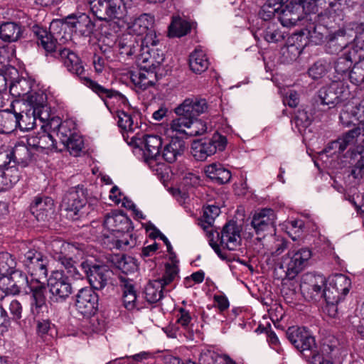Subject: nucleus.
<instances>
[{
	"label": "nucleus",
	"mask_w": 364,
	"mask_h": 364,
	"mask_svg": "<svg viewBox=\"0 0 364 364\" xmlns=\"http://www.w3.org/2000/svg\"><path fill=\"white\" fill-rule=\"evenodd\" d=\"M137 60L145 70H155L164 60V55L161 50L151 48L137 55Z\"/></svg>",
	"instance_id": "nucleus-28"
},
{
	"label": "nucleus",
	"mask_w": 364,
	"mask_h": 364,
	"mask_svg": "<svg viewBox=\"0 0 364 364\" xmlns=\"http://www.w3.org/2000/svg\"><path fill=\"white\" fill-rule=\"evenodd\" d=\"M131 225V220L125 214L116 211L107 214L104 220L105 228L113 232H129Z\"/></svg>",
	"instance_id": "nucleus-23"
},
{
	"label": "nucleus",
	"mask_w": 364,
	"mask_h": 364,
	"mask_svg": "<svg viewBox=\"0 0 364 364\" xmlns=\"http://www.w3.org/2000/svg\"><path fill=\"white\" fill-rule=\"evenodd\" d=\"M311 122V115L305 109H298L294 119L291 120V124L297 127L299 132L308 127Z\"/></svg>",
	"instance_id": "nucleus-53"
},
{
	"label": "nucleus",
	"mask_w": 364,
	"mask_h": 364,
	"mask_svg": "<svg viewBox=\"0 0 364 364\" xmlns=\"http://www.w3.org/2000/svg\"><path fill=\"white\" fill-rule=\"evenodd\" d=\"M63 24L60 21H53L50 26V31L42 28H37L35 31L38 41L47 53H50L53 57L60 58L68 71L75 75L83 80L84 84L95 92L105 103L106 98L120 97L119 92L106 88L97 82L85 76V70L80 58L76 53L69 49L62 48L57 43L63 38L61 31Z\"/></svg>",
	"instance_id": "nucleus-1"
},
{
	"label": "nucleus",
	"mask_w": 364,
	"mask_h": 364,
	"mask_svg": "<svg viewBox=\"0 0 364 364\" xmlns=\"http://www.w3.org/2000/svg\"><path fill=\"white\" fill-rule=\"evenodd\" d=\"M46 280L49 289V302L50 304H62L71 295L73 292L72 285L63 271L53 272L49 279Z\"/></svg>",
	"instance_id": "nucleus-4"
},
{
	"label": "nucleus",
	"mask_w": 364,
	"mask_h": 364,
	"mask_svg": "<svg viewBox=\"0 0 364 364\" xmlns=\"http://www.w3.org/2000/svg\"><path fill=\"white\" fill-rule=\"evenodd\" d=\"M121 286L123 287V303L128 310L136 307V295L132 282L125 277H120Z\"/></svg>",
	"instance_id": "nucleus-40"
},
{
	"label": "nucleus",
	"mask_w": 364,
	"mask_h": 364,
	"mask_svg": "<svg viewBox=\"0 0 364 364\" xmlns=\"http://www.w3.org/2000/svg\"><path fill=\"white\" fill-rule=\"evenodd\" d=\"M207 131V125L200 119L197 118L191 120V125L187 132V136H195L201 135Z\"/></svg>",
	"instance_id": "nucleus-59"
},
{
	"label": "nucleus",
	"mask_w": 364,
	"mask_h": 364,
	"mask_svg": "<svg viewBox=\"0 0 364 364\" xmlns=\"http://www.w3.org/2000/svg\"><path fill=\"white\" fill-rule=\"evenodd\" d=\"M304 15L303 9L299 4H297L294 0L287 3L279 16V21L284 27H291L295 26L297 22L303 19Z\"/></svg>",
	"instance_id": "nucleus-22"
},
{
	"label": "nucleus",
	"mask_w": 364,
	"mask_h": 364,
	"mask_svg": "<svg viewBox=\"0 0 364 364\" xmlns=\"http://www.w3.org/2000/svg\"><path fill=\"white\" fill-rule=\"evenodd\" d=\"M274 219V213L272 210L263 209L253 215L251 225L256 234L259 235L273 228Z\"/></svg>",
	"instance_id": "nucleus-26"
},
{
	"label": "nucleus",
	"mask_w": 364,
	"mask_h": 364,
	"mask_svg": "<svg viewBox=\"0 0 364 364\" xmlns=\"http://www.w3.org/2000/svg\"><path fill=\"white\" fill-rule=\"evenodd\" d=\"M41 129L50 130L57 139L58 145L68 142L75 134V124L72 120L61 122L59 117H53L41 124Z\"/></svg>",
	"instance_id": "nucleus-11"
},
{
	"label": "nucleus",
	"mask_w": 364,
	"mask_h": 364,
	"mask_svg": "<svg viewBox=\"0 0 364 364\" xmlns=\"http://www.w3.org/2000/svg\"><path fill=\"white\" fill-rule=\"evenodd\" d=\"M97 305L98 296L91 288H82L77 294L75 306L81 314L84 316L93 314Z\"/></svg>",
	"instance_id": "nucleus-15"
},
{
	"label": "nucleus",
	"mask_w": 364,
	"mask_h": 364,
	"mask_svg": "<svg viewBox=\"0 0 364 364\" xmlns=\"http://www.w3.org/2000/svg\"><path fill=\"white\" fill-rule=\"evenodd\" d=\"M311 257L308 248L289 250L282 257L279 269L283 271L286 278L293 279L305 268Z\"/></svg>",
	"instance_id": "nucleus-2"
},
{
	"label": "nucleus",
	"mask_w": 364,
	"mask_h": 364,
	"mask_svg": "<svg viewBox=\"0 0 364 364\" xmlns=\"http://www.w3.org/2000/svg\"><path fill=\"white\" fill-rule=\"evenodd\" d=\"M259 34L269 43H277L285 38V31L277 23L269 22Z\"/></svg>",
	"instance_id": "nucleus-36"
},
{
	"label": "nucleus",
	"mask_w": 364,
	"mask_h": 364,
	"mask_svg": "<svg viewBox=\"0 0 364 364\" xmlns=\"http://www.w3.org/2000/svg\"><path fill=\"white\" fill-rule=\"evenodd\" d=\"M9 102L7 93V80L5 76L0 75V111L6 109Z\"/></svg>",
	"instance_id": "nucleus-62"
},
{
	"label": "nucleus",
	"mask_w": 364,
	"mask_h": 364,
	"mask_svg": "<svg viewBox=\"0 0 364 364\" xmlns=\"http://www.w3.org/2000/svg\"><path fill=\"white\" fill-rule=\"evenodd\" d=\"M31 90V82L25 78L14 82L9 88L10 94L12 96L21 98L23 101L30 95Z\"/></svg>",
	"instance_id": "nucleus-44"
},
{
	"label": "nucleus",
	"mask_w": 364,
	"mask_h": 364,
	"mask_svg": "<svg viewBox=\"0 0 364 364\" xmlns=\"http://www.w3.org/2000/svg\"><path fill=\"white\" fill-rule=\"evenodd\" d=\"M154 77L153 72L140 71L136 74L132 75V80L138 87L146 90L154 85V82L152 79Z\"/></svg>",
	"instance_id": "nucleus-51"
},
{
	"label": "nucleus",
	"mask_w": 364,
	"mask_h": 364,
	"mask_svg": "<svg viewBox=\"0 0 364 364\" xmlns=\"http://www.w3.org/2000/svg\"><path fill=\"white\" fill-rule=\"evenodd\" d=\"M66 247L65 255L73 259L76 262L83 257L85 251L82 245L68 243Z\"/></svg>",
	"instance_id": "nucleus-58"
},
{
	"label": "nucleus",
	"mask_w": 364,
	"mask_h": 364,
	"mask_svg": "<svg viewBox=\"0 0 364 364\" xmlns=\"http://www.w3.org/2000/svg\"><path fill=\"white\" fill-rule=\"evenodd\" d=\"M358 58H360V56H358V50L355 49L345 52L335 62L334 68L336 71L339 74L346 73L350 70L353 63L356 61Z\"/></svg>",
	"instance_id": "nucleus-39"
},
{
	"label": "nucleus",
	"mask_w": 364,
	"mask_h": 364,
	"mask_svg": "<svg viewBox=\"0 0 364 364\" xmlns=\"http://www.w3.org/2000/svg\"><path fill=\"white\" fill-rule=\"evenodd\" d=\"M15 129V114L11 109L6 108L0 111V133H10Z\"/></svg>",
	"instance_id": "nucleus-47"
},
{
	"label": "nucleus",
	"mask_w": 364,
	"mask_h": 364,
	"mask_svg": "<svg viewBox=\"0 0 364 364\" xmlns=\"http://www.w3.org/2000/svg\"><path fill=\"white\" fill-rule=\"evenodd\" d=\"M20 261L30 274V280L47 279L48 261L41 252L29 250L20 257Z\"/></svg>",
	"instance_id": "nucleus-5"
},
{
	"label": "nucleus",
	"mask_w": 364,
	"mask_h": 364,
	"mask_svg": "<svg viewBox=\"0 0 364 364\" xmlns=\"http://www.w3.org/2000/svg\"><path fill=\"white\" fill-rule=\"evenodd\" d=\"M178 269L176 265L167 264L166 265V271L164 276L158 280H159L161 284L165 287L174 280L178 274Z\"/></svg>",
	"instance_id": "nucleus-61"
},
{
	"label": "nucleus",
	"mask_w": 364,
	"mask_h": 364,
	"mask_svg": "<svg viewBox=\"0 0 364 364\" xmlns=\"http://www.w3.org/2000/svg\"><path fill=\"white\" fill-rule=\"evenodd\" d=\"M360 128H354L348 132H346L342 137L339 138L342 145H344V149L346 150L347 146L351 144H354L357 140L358 136L360 134Z\"/></svg>",
	"instance_id": "nucleus-64"
},
{
	"label": "nucleus",
	"mask_w": 364,
	"mask_h": 364,
	"mask_svg": "<svg viewBox=\"0 0 364 364\" xmlns=\"http://www.w3.org/2000/svg\"><path fill=\"white\" fill-rule=\"evenodd\" d=\"M226 145V137L216 132L211 138L194 141L191 146V154L196 160L204 161L217 151H223Z\"/></svg>",
	"instance_id": "nucleus-6"
},
{
	"label": "nucleus",
	"mask_w": 364,
	"mask_h": 364,
	"mask_svg": "<svg viewBox=\"0 0 364 364\" xmlns=\"http://www.w3.org/2000/svg\"><path fill=\"white\" fill-rule=\"evenodd\" d=\"M63 24V30L65 29L66 25L73 28L75 32L81 36H87L92 33L95 24L90 18L85 14H82L76 17H69L66 24Z\"/></svg>",
	"instance_id": "nucleus-27"
},
{
	"label": "nucleus",
	"mask_w": 364,
	"mask_h": 364,
	"mask_svg": "<svg viewBox=\"0 0 364 364\" xmlns=\"http://www.w3.org/2000/svg\"><path fill=\"white\" fill-rule=\"evenodd\" d=\"M189 66L191 70L196 74H201L208 69L209 62L203 50L200 48H196L191 53L189 56Z\"/></svg>",
	"instance_id": "nucleus-37"
},
{
	"label": "nucleus",
	"mask_w": 364,
	"mask_h": 364,
	"mask_svg": "<svg viewBox=\"0 0 364 364\" xmlns=\"http://www.w3.org/2000/svg\"><path fill=\"white\" fill-rule=\"evenodd\" d=\"M154 23V16L148 14H143L132 22L128 23V33L132 35L142 36L152 28Z\"/></svg>",
	"instance_id": "nucleus-33"
},
{
	"label": "nucleus",
	"mask_w": 364,
	"mask_h": 364,
	"mask_svg": "<svg viewBox=\"0 0 364 364\" xmlns=\"http://www.w3.org/2000/svg\"><path fill=\"white\" fill-rule=\"evenodd\" d=\"M241 228L234 221H229L223 227L220 235L217 232L218 237H220V244L229 250H235L241 242L240 236Z\"/></svg>",
	"instance_id": "nucleus-17"
},
{
	"label": "nucleus",
	"mask_w": 364,
	"mask_h": 364,
	"mask_svg": "<svg viewBox=\"0 0 364 364\" xmlns=\"http://www.w3.org/2000/svg\"><path fill=\"white\" fill-rule=\"evenodd\" d=\"M118 118V126L124 131L128 133H132L136 129L139 128L137 120V114L134 112H126L118 110L117 112Z\"/></svg>",
	"instance_id": "nucleus-38"
},
{
	"label": "nucleus",
	"mask_w": 364,
	"mask_h": 364,
	"mask_svg": "<svg viewBox=\"0 0 364 364\" xmlns=\"http://www.w3.org/2000/svg\"><path fill=\"white\" fill-rule=\"evenodd\" d=\"M352 39L343 29L330 33L328 36V41L326 46V51L331 54H336L345 50L348 52L351 49L350 43Z\"/></svg>",
	"instance_id": "nucleus-21"
},
{
	"label": "nucleus",
	"mask_w": 364,
	"mask_h": 364,
	"mask_svg": "<svg viewBox=\"0 0 364 364\" xmlns=\"http://www.w3.org/2000/svg\"><path fill=\"white\" fill-rule=\"evenodd\" d=\"M46 280H30L28 291L26 294L30 296V310L31 314L35 316H40L46 309Z\"/></svg>",
	"instance_id": "nucleus-10"
},
{
	"label": "nucleus",
	"mask_w": 364,
	"mask_h": 364,
	"mask_svg": "<svg viewBox=\"0 0 364 364\" xmlns=\"http://www.w3.org/2000/svg\"><path fill=\"white\" fill-rule=\"evenodd\" d=\"M186 149V143L178 137H172L162 151L161 159H164L168 163H173L181 157Z\"/></svg>",
	"instance_id": "nucleus-29"
},
{
	"label": "nucleus",
	"mask_w": 364,
	"mask_h": 364,
	"mask_svg": "<svg viewBox=\"0 0 364 364\" xmlns=\"http://www.w3.org/2000/svg\"><path fill=\"white\" fill-rule=\"evenodd\" d=\"M176 108L178 109L179 112L184 113L193 119L204 113L208 109V105L204 99L191 97L186 99Z\"/></svg>",
	"instance_id": "nucleus-24"
},
{
	"label": "nucleus",
	"mask_w": 364,
	"mask_h": 364,
	"mask_svg": "<svg viewBox=\"0 0 364 364\" xmlns=\"http://www.w3.org/2000/svg\"><path fill=\"white\" fill-rule=\"evenodd\" d=\"M30 107L28 109H35L36 112L38 113V121L42 124L44 121L47 120L49 114L48 112V107L46 106V95L41 92H31L30 95L24 98Z\"/></svg>",
	"instance_id": "nucleus-25"
},
{
	"label": "nucleus",
	"mask_w": 364,
	"mask_h": 364,
	"mask_svg": "<svg viewBox=\"0 0 364 364\" xmlns=\"http://www.w3.org/2000/svg\"><path fill=\"white\" fill-rule=\"evenodd\" d=\"M363 107L355 105V102H348L346 103L340 112L339 120L344 127H350L355 124V121L359 120L360 112H364Z\"/></svg>",
	"instance_id": "nucleus-30"
},
{
	"label": "nucleus",
	"mask_w": 364,
	"mask_h": 364,
	"mask_svg": "<svg viewBox=\"0 0 364 364\" xmlns=\"http://www.w3.org/2000/svg\"><path fill=\"white\" fill-rule=\"evenodd\" d=\"M68 245V242H65L61 240H54L50 242L48 250L55 260L58 256H63L65 254V248Z\"/></svg>",
	"instance_id": "nucleus-56"
},
{
	"label": "nucleus",
	"mask_w": 364,
	"mask_h": 364,
	"mask_svg": "<svg viewBox=\"0 0 364 364\" xmlns=\"http://www.w3.org/2000/svg\"><path fill=\"white\" fill-rule=\"evenodd\" d=\"M23 28L18 23L4 22L0 25V38L4 42H16L23 37Z\"/></svg>",
	"instance_id": "nucleus-31"
},
{
	"label": "nucleus",
	"mask_w": 364,
	"mask_h": 364,
	"mask_svg": "<svg viewBox=\"0 0 364 364\" xmlns=\"http://www.w3.org/2000/svg\"><path fill=\"white\" fill-rule=\"evenodd\" d=\"M191 30L190 23L180 16L173 17L168 27V35L171 37H181L186 35Z\"/></svg>",
	"instance_id": "nucleus-46"
},
{
	"label": "nucleus",
	"mask_w": 364,
	"mask_h": 364,
	"mask_svg": "<svg viewBox=\"0 0 364 364\" xmlns=\"http://www.w3.org/2000/svg\"><path fill=\"white\" fill-rule=\"evenodd\" d=\"M134 139L139 140L140 144L144 145V157L146 163L151 168L159 164L161 159L159 149L162 145L161 139L156 135H143L142 138L132 136V140Z\"/></svg>",
	"instance_id": "nucleus-12"
},
{
	"label": "nucleus",
	"mask_w": 364,
	"mask_h": 364,
	"mask_svg": "<svg viewBox=\"0 0 364 364\" xmlns=\"http://www.w3.org/2000/svg\"><path fill=\"white\" fill-rule=\"evenodd\" d=\"M55 260L64 267L68 275V277H72L75 279L78 278L80 274L76 267L77 262L73 259L65 254L63 256H58Z\"/></svg>",
	"instance_id": "nucleus-52"
},
{
	"label": "nucleus",
	"mask_w": 364,
	"mask_h": 364,
	"mask_svg": "<svg viewBox=\"0 0 364 364\" xmlns=\"http://www.w3.org/2000/svg\"><path fill=\"white\" fill-rule=\"evenodd\" d=\"M343 86L341 82H333L328 87L321 88L318 92V105L328 106L330 109L337 105L341 100Z\"/></svg>",
	"instance_id": "nucleus-20"
},
{
	"label": "nucleus",
	"mask_w": 364,
	"mask_h": 364,
	"mask_svg": "<svg viewBox=\"0 0 364 364\" xmlns=\"http://www.w3.org/2000/svg\"><path fill=\"white\" fill-rule=\"evenodd\" d=\"M21 285V284H16L14 282H11L8 276L0 279V289L5 293L6 296L18 294L23 289Z\"/></svg>",
	"instance_id": "nucleus-54"
},
{
	"label": "nucleus",
	"mask_w": 364,
	"mask_h": 364,
	"mask_svg": "<svg viewBox=\"0 0 364 364\" xmlns=\"http://www.w3.org/2000/svg\"><path fill=\"white\" fill-rule=\"evenodd\" d=\"M84 146L82 138L75 134L72 137L68 139V142H65L62 145H59L58 151L67 149L70 154L74 156H77L82 151Z\"/></svg>",
	"instance_id": "nucleus-49"
},
{
	"label": "nucleus",
	"mask_w": 364,
	"mask_h": 364,
	"mask_svg": "<svg viewBox=\"0 0 364 364\" xmlns=\"http://www.w3.org/2000/svg\"><path fill=\"white\" fill-rule=\"evenodd\" d=\"M42 130V132L39 133L38 151H58V142L57 139L54 137L53 133H52V132L50 130Z\"/></svg>",
	"instance_id": "nucleus-48"
},
{
	"label": "nucleus",
	"mask_w": 364,
	"mask_h": 364,
	"mask_svg": "<svg viewBox=\"0 0 364 364\" xmlns=\"http://www.w3.org/2000/svg\"><path fill=\"white\" fill-rule=\"evenodd\" d=\"M164 287L159 280L155 279L149 282L144 290L145 299L149 303H156L161 300L163 296Z\"/></svg>",
	"instance_id": "nucleus-43"
},
{
	"label": "nucleus",
	"mask_w": 364,
	"mask_h": 364,
	"mask_svg": "<svg viewBox=\"0 0 364 364\" xmlns=\"http://www.w3.org/2000/svg\"><path fill=\"white\" fill-rule=\"evenodd\" d=\"M80 267L86 274L91 287L97 290L104 289L113 274L109 268L105 264H97L85 261L81 263Z\"/></svg>",
	"instance_id": "nucleus-9"
},
{
	"label": "nucleus",
	"mask_w": 364,
	"mask_h": 364,
	"mask_svg": "<svg viewBox=\"0 0 364 364\" xmlns=\"http://www.w3.org/2000/svg\"><path fill=\"white\" fill-rule=\"evenodd\" d=\"M119 52L121 55L131 56L139 50V45L136 37L129 33H124L117 43Z\"/></svg>",
	"instance_id": "nucleus-35"
},
{
	"label": "nucleus",
	"mask_w": 364,
	"mask_h": 364,
	"mask_svg": "<svg viewBox=\"0 0 364 364\" xmlns=\"http://www.w3.org/2000/svg\"><path fill=\"white\" fill-rule=\"evenodd\" d=\"M20 178L18 168L11 166H0V191L13 187Z\"/></svg>",
	"instance_id": "nucleus-32"
},
{
	"label": "nucleus",
	"mask_w": 364,
	"mask_h": 364,
	"mask_svg": "<svg viewBox=\"0 0 364 364\" xmlns=\"http://www.w3.org/2000/svg\"><path fill=\"white\" fill-rule=\"evenodd\" d=\"M31 211L37 220L47 221L54 214V201L47 196L36 197L31 205Z\"/></svg>",
	"instance_id": "nucleus-19"
},
{
	"label": "nucleus",
	"mask_w": 364,
	"mask_h": 364,
	"mask_svg": "<svg viewBox=\"0 0 364 364\" xmlns=\"http://www.w3.org/2000/svg\"><path fill=\"white\" fill-rule=\"evenodd\" d=\"M228 356L221 355L214 352H208L203 354L200 358L202 364H225Z\"/></svg>",
	"instance_id": "nucleus-57"
},
{
	"label": "nucleus",
	"mask_w": 364,
	"mask_h": 364,
	"mask_svg": "<svg viewBox=\"0 0 364 364\" xmlns=\"http://www.w3.org/2000/svg\"><path fill=\"white\" fill-rule=\"evenodd\" d=\"M87 202V191L83 186L71 188L64 196L62 206L68 212V217L77 220L82 215L81 210Z\"/></svg>",
	"instance_id": "nucleus-7"
},
{
	"label": "nucleus",
	"mask_w": 364,
	"mask_h": 364,
	"mask_svg": "<svg viewBox=\"0 0 364 364\" xmlns=\"http://www.w3.org/2000/svg\"><path fill=\"white\" fill-rule=\"evenodd\" d=\"M15 258L7 252H0V279L10 274L16 267Z\"/></svg>",
	"instance_id": "nucleus-50"
},
{
	"label": "nucleus",
	"mask_w": 364,
	"mask_h": 364,
	"mask_svg": "<svg viewBox=\"0 0 364 364\" xmlns=\"http://www.w3.org/2000/svg\"><path fill=\"white\" fill-rule=\"evenodd\" d=\"M109 16V21L117 20L122 23L120 26H124L126 23L127 9L123 0H111Z\"/></svg>",
	"instance_id": "nucleus-45"
},
{
	"label": "nucleus",
	"mask_w": 364,
	"mask_h": 364,
	"mask_svg": "<svg viewBox=\"0 0 364 364\" xmlns=\"http://www.w3.org/2000/svg\"><path fill=\"white\" fill-rule=\"evenodd\" d=\"M19 104L18 101L11 102V109L15 114V129L18 127L22 131H29L36 125L38 113L35 109H27L19 112L16 111V105Z\"/></svg>",
	"instance_id": "nucleus-18"
},
{
	"label": "nucleus",
	"mask_w": 364,
	"mask_h": 364,
	"mask_svg": "<svg viewBox=\"0 0 364 364\" xmlns=\"http://www.w3.org/2000/svg\"><path fill=\"white\" fill-rule=\"evenodd\" d=\"M35 160V153L25 144L24 140L17 143L14 147L0 148V166H26Z\"/></svg>",
	"instance_id": "nucleus-3"
},
{
	"label": "nucleus",
	"mask_w": 364,
	"mask_h": 364,
	"mask_svg": "<svg viewBox=\"0 0 364 364\" xmlns=\"http://www.w3.org/2000/svg\"><path fill=\"white\" fill-rule=\"evenodd\" d=\"M351 287L350 279L346 275L336 274L330 278L323 289V298L326 302L339 303L344 299Z\"/></svg>",
	"instance_id": "nucleus-8"
},
{
	"label": "nucleus",
	"mask_w": 364,
	"mask_h": 364,
	"mask_svg": "<svg viewBox=\"0 0 364 364\" xmlns=\"http://www.w3.org/2000/svg\"><path fill=\"white\" fill-rule=\"evenodd\" d=\"M175 113L177 117L170 123V129L173 132H176V134L187 136V132L189 131L190 126L191 125L192 119L185 115L184 113L179 112L178 109L176 107L175 108Z\"/></svg>",
	"instance_id": "nucleus-42"
},
{
	"label": "nucleus",
	"mask_w": 364,
	"mask_h": 364,
	"mask_svg": "<svg viewBox=\"0 0 364 364\" xmlns=\"http://www.w3.org/2000/svg\"><path fill=\"white\" fill-rule=\"evenodd\" d=\"M286 334L289 341L300 351L311 350L315 346L314 338L305 328L291 326Z\"/></svg>",
	"instance_id": "nucleus-16"
},
{
	"label": "nucleus",
	"mask_w": 364,
	"mask_h": 364,
	"mask_svg": "<svg viewBox=\"0 0 364 364\" xmlns=\"http://www.w3.org/2000/svg\"><path fill=\"white\" fill-rule=\"evenodd\" d=\"M206 176L219 184H224L230 181L231 173L222 164L213 163L205 168Z\"/></svg>",
	"instance_id": "nucleus-34"
},
{
	"label": "nucleus",
	"mask_w": 364,
	"mask_h": 364,
	"mask_svg": "<svg viewBox=\"0 0 364 364\" xmlns=\"http://www.w3.org/2000/svg\"><path fill=\"white\" fill-rule=\"evenodd\" d=\"M220 210L218 206L215 205H208L203 210V214L199 220V225L206 232L207 237H208L209 245L220 257L221 255V251L218 243L213 240V225L215 219L219 215Z\"/></svg>",
	"instance_id": "nucleus-14"
},
{
	"label": "nucleus",
	"mask_w": 364,
	"mask_h": 364,
	"mask_svg": "<svg viewBox=\"0 0 364 364\" xmlns=\"http://www.w3.org/2000/svg\"><path fill=\"white\" fill-rule=\"evenodd\" d=\"M90 11L100 20L109 21L111 0H89Z\"/></svg>",
	"instance_id": "nucleus-41"
},
{
	"label": "nucleus",
	"mask_w": 364,
	"mask_h": 364,
	"mask_svg": "<svg viewBox=\"0 0 364 364\" xmlns=\"http://www.w3.org/2000/svg\"><path fill=\"white\" fill-rule=\"evenodd\" d=\"M327 73V65L325 62L321 60L316 62L309 69V75L313 79H319L326 75Z\"/></svg>",
	"instance_id": "nucleus-60"
},
{
	"label": "nucleus",
	"mask_w": 364,
	"mask_h": 364,
	"mask_svg": "<svg viewBox=\"0 0 364 364\" xmlns=\"http://www.w3.org/2000/svg\"><path fill=\"white\" fill-rule=\"evenodd\" d=\"M144 34L145 36L142 38L141 45L139 46L141 53L146 51V49H151L150 47L154 48L159 42L156 32L152 28L146 31Z\"/></svg>",
	"instance_id": "nucleus-55"
},
{
	"label": "nucleus",
	"mask_w": 364,
	"mask_h": 364,
	"mask_svg": "<svg viewBox=\"0 0 364 364\" xmlns=\"http://www.w3.org/2000/svg\"><path fill=\"white\" fill-rule=\"evenodd\" d=\"M326 287V278L322 275L311 273L305 274L300 284L303 295L307 299L316 300L323 297V289Z\"/></svg>",
	"instance_id": "nucleus-13"
},
{
	"label": "nucleus",
	"mask_w": 364,
	"mask_h": 364,
	"mask_svg": "<svg viewBox=\"0 0 364 364\" xmlns=\"http://www.w3.org/2000/svg\"><path fill=\"white\" fill-rule=\"evenodd\" d=\"M122 237L116 241V246L119 249L127 250L133 247L136 244V238L129 232H122Z\"/></svg>",
	"instance_id": "nucleus-63"
}]
</instances>
